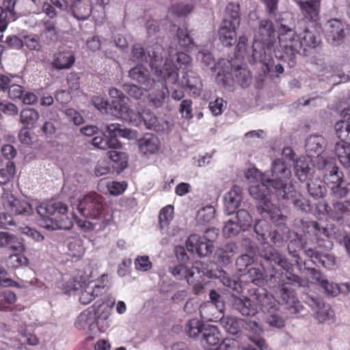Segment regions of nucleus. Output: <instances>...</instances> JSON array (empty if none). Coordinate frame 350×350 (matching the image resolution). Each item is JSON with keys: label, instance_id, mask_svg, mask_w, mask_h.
<instances>
[{"label": "nucleus", "instance_id": "nucleus-1", "mask_svg": "<svg viewBox=\"0 0 350 350\" xmlns=\"http://www.w3.org/2000/svg\"><path fill=\"white\" fill-rule=\"evenodd\" d=\"M291 172L282 159H276L272 162L270 172L260 175L249 187V193L256 201V211L262 217H269L276 225L284 224L286 215L271 200V195L282 196L286 189L291 185L288 181Z\"/></svg>", "mask_w": 350, "mask_h": 350}, {"label": "nucleus", "instance_id": "nucleus-2", "mask_svg": "<svg viewBox=\"0 0 350 350\" xmlns=\"http://www.w3.org/2000/svg\"><path fill=\"white\" fill-rule=\"evenodd\" d=\"M169 272L176 279H186L187 282H192V278H202L207 276L208 278H217L228 288L237 293L242 292L243 287L240 279L235 275H231L220 269L213 261H196L191 268H187L185 264L179 263L169 267Z\"/></svg>", "mask_w": 350, "mask_h": 350}, {"label": "nucleus", "instance_id": "nucleus-3", "mask_svg": "<svg viewBox=\"0 0 350 350\" xmlns=\"http://www.w3.org/2000/svg\"><path fill=\"white\" fill-rule=\"evenodd\" d=\"M258 36L262 42V48L257 50L253 46L252 55L248 57L249 63L255 64L259 62L265 76L270 78L278 77L284 72V65L280 62H275L272 57L267 53V51L272 50L278 38V31L270 19L264 18L259 21Z\"/></svg>", "mask_w": 350, "mask_h": 350}, {"label": "nucleus", "instance_id": "nucleus-4", "mask_svg": "<svg viewBox=\"0 0 350 350\" xmlns=\"http://www.w3.org/2000/svg\"><path fill=\"white\" fill-rule=\"evenodd\" d=\"M282 46H277L274 49V54L278 62H280L284 67L294 68L297 64V55L304 56L308 55V49H314L319 46L321 40L319 36L314 31L307 28L299 34L295 31L290 36Z\"/></svg>", "mask_w": 350, "mask_h": 350}, {"label": "nucleus", "instance_id": "nucleus-5", "mask_svg": "<svg viewBox=\"0 0 350 350\" xmlns=\"http://www.w3.org/2000/svg\"><path fill=\"white\" fill-rule=\"evenodd\" d=\"M297 228L291 230L288 234V244L287 246V252L291 258V261L295 267L301 268V262L302 258L300 256V251L308 257L312 254L313 247L308 245V233L309 228L312 227L317 229L319 224L317 221H311L308 219H301L296 223Z\"/></svg>", "mask_w": 350, "mask_h": 350}, {"label": "nucleus", "instance_id": "nucleus-6", "mask_svg": "<svg viewBox=\"0 0 350 350\" xmlns=\"http://www.w3.org/2000/svg\"><path fill=\"white\" fill-rule=\"evenodd\" d=\"M40 225L49 230H70L73 226L68 215V206L64 202H43L36 206Z\"/></svg>", "mask_w": 350, "mask_h": 350}, {"label": "nucleus", "instance_id": "nucleus-7", "mask_svg": "<svg viewBox=\"0 0 350 350\" xmlns=\"http://www.w3.org/2000/svg\"><path fill=\"white\" fill-rule=\"evenodd\" d=\"M115 300L111 302L103 299L97 300L94 305L83 311L75 321V325L79 329H88L90 332L96 333L105 332L109 327L108 307H112Z\"/></svg>", "mask_w": 350, "mask_h": 350}, {"label": "nucleus", "instance_id": "nucleus-8", "mask_svg": "<svg viewBox=\"0 0 350 350\" xmlns=\"http://www.w3.org/2000/svg\"><path fill=\"white\" fill-rule=\"evenodd\" d=\"M258 256L260 258L261 265L271 271L281 274V279L285 278L293 282L297 281L298 278L294 273L293 263L269 243L262 244L258 249Z\"/></svg>", "mask_w": 350, "mask_h": 350}, {"label": "nucleus", "instance_id": "nucleus-9", "mask_svg": "<svg viewBox=\"0 0 350 350\" xmlns=\"http://www.w3.org/2000/svg\"><path fill=\"white\" fill-rule=\"evenodd\" d=\"M197 59L204 67L209 68L215 74V81L226 90L232 92L234 89V79L232 74L230 62L224 59L215 62L211 52L207 50L200 51Z\"/></svg>", "mask_w": 350, "mask_h": 350}, {"label": "nucleus", "instance_id": "nucleus-10", "mask_svg": "<svg viewBox=\"0 0 350 350\" xmlns=\"http://www.w3.org/2000/svg\"><path fill=\"white\" fill-rule=\"evenodd\" d=\"M120 90L111 88L109 96L113 98L111 106L116 116L124 117L129 116L131 109L129 106L130 98L139 100L144 95V87H139L132 83H124L120 85Z\"/></svg>", "mask_w": 350, "mask_h": 350}, {"label": "nucleus", "instance_id": "nucleus-11", "mask_svg": "<svg viewBox=\"0 0 350 350\" xmlns=\"http://www.w3.org/2000/svg\"><path fill=\"white\" fill-rule=\"evenodd\" d=\"M319 169L322 171L323 183L330 190L331 194L337 198L346 197L349 189L347 187L344 174L337 165L335 159L325 158L319 163Z\"/></svg>", "mask_w": 350, "mask_h": 350}, {"label": "nucleus", "instance_id": "nucleus-12", "mask_svg": "<svg viewBox=\"0 0 350 350\" xmlns=\"http://www.w3.org/2000/svg\"><path fill=\"white\" fill-rule=\"evenodd\" d=\"M342 120L334 125L337 137L340 142H336L334 152L340 163L346 168H350V107L341 111Z\"/></svg>", "mask_w": 350, "mask_h": 350}, {"label": "nucleus", "instance_id": "nucleus-13", "mask_svg": "<svg viewBox=\"0 0 350 350\" xmlns=\"http://www.w3.org/2000/svg\"><path fill=\"white\" fill-rule=\"evenodd\" d=\"M257 296L260 310L265 314V322L271 329H282L286 325V318L280 310V303L271 295L262 290Z\"/></svg>", "mask_w": 350, "mask_h": 350}, {"label": "nucleus", "instance_id": "nucleus-14", "mask_svg": "<svg viewBox=\"0 0 350 350\" xmlns=\"http://www.w3.org/2000/svg\"><path fill=\"white\" fill-rule=\"evenodd\" d=\"M298 278L296 282L288 281L282 278L283 281L277 282L274 288H279L280 299L282 304L285 306V308L292 314H300L304 310V306L296 296L295 291L288 286L295 287H301L304 285V280L295 273Z\"/></svg>", "mask_w": 350, "mask_h": 350}, {"label": "nucleus", "instance_id": "nucleus-15", "mask_svg": "<svg viewBox=\"0 0 350 350\" xmlns=\"http://www.w3.org/2000/svg\"><path fill=\"white\" fill-rule=\"evenodd\" d=\"M104 207L105 198L96 191L88 192L77 200V209L85 219H98L103 215Z\"/></svg>", "mask_w": 350, "mask_h": 350}, {"label": "nucleus", "instance_id": "nucleus-16", "mask_svg": "<svg viewBox=\"0 0 350 350\" xmlns=\"http://www.w3.org/2000/svg\"><path fill=\"white\" fill-rule=\"evenodd\" d=\"M191 57L184 52H177L175 55L167 59L163 67L159 70V76L166 81L176 83L178 79V70L182 69L183 72L190 66Z\"/></svg>", "mask_w": 350, "mask_h": 350}, {"label": "nucleus", "instance_id": "nucleus-17", "mask_svg": "<svg viewBox=\"0 0 350 350\" xmlns=\"http://www.w3.org/2000/svg\"><path fill=\"white\" fill-rule=\"evenodd\" d=\"M304 303L314 311L313 317L319 323L332 324L336 320L335 312L329 304L315 293H306L302 297Z\"/></svg>", "mask_w": 350, "mask_h": 350}, {"label": "nucleus", "instance_id": "nucleus-18", "mask_svg": "<svg viewBox=\"0 0 350 350\" xmlns=\"http://www.w3.org/2000/svg\"><path fill=\"white\" fill-rule=\"evenodd\" d=\"M163 51L162 46L159 44H154L146 52L141 44L135 43L133 45L131 57L133 62L139 64L149 63L151 68L157 72L163 60Z\"/></svg>", "mask_w": 350, "mask_h": 350}, {"label": "nucleus", "instance_id": "nucleus-19", "mask_svg": "<svg viewBox=\"0 0 350 350\" xmlns=\"http://www.w3.org/2000/svg\"><path fill=\"white\" fill-rule=\"evenodd\" d=\"M243 276L247 278V281L258 286L267 285L269 287L274 288L277 282L283 281L281 278L282 275L280 273H275V271H271L260 263H256V266L250 268L248 271Z\"/></svg>", "mask_w": 350, "mask_h": 350}, {"label": "nucleus", "instance_id": "nucleus-20", "mask_svg": "<svg viewBox=\"0 0 350 350\" xmlns=\"http://www.w3.org/2000/svg\"><path fill=\"white\" fill-rule=\"evenodd\" d=\"M349 29V25L345 21L338 18H332L325 24V39L333 46H340L344 43Z\"/></svg>", "mask_w": 350, "mask_h": 350}, {"label": "nucleus", "instance_id": "nucleus-21", "mask_svg": "<svg viewBox=\"0 0 350 350\" xmlns=\"http://www.w3.org/2000/svg\"><path fill=\"white\" fill-rule=\"evenodd\" d=\"M273 16L278 27V46L285 47L284 44L288 42L287 40L295 31L293 14L288 12H282L275 14Z\"/></svg>", "mask_w": 350, "mask_h": 350}, {"label": "nucleus", "instance_id": "nucleus-22", "mask_svg": "<svg viewBox=\"0 0 350 350\" xmlns=\"http://www.w3.org/2000/svg\"><path fill=\"white\" fill-rule=\"evenodd\" d=\"M163 79V81H154L151 84V87L144 89L145 91L149 92L147 99L150 107H161L170 95V91L167 86V83L169 82Z\"/></svg>", "mask_w": 350, "mask_h": 350}, {"label": "nucleus", "instance_id": "nucleus-23", "mask_svg": "<svg viewBox=\"0 0 350 350\" xmlns=\"http://www.w3.org/2000/svg\"><path fill=\"white\" fill-rule=\"evenodd\" d=\"M187 250L199 257H206L213 252L214 244L208 238L197 234H191L187 239Z\"/></svg>", "mask_w": 350, "mask_h": 350}, {"label": "nucleus", "instance_id": "nucleus-24", "mask_svg": "<svg viewBox=\"0 0 350 350\" xmlns=\"http://www.w3.org/2000/svg\"><path fill=\"white\" fill-rule=\"evenodd\" d=\"M260 293L256 294V297ZM257 302L252 300L246 296H238L232 295L229 299L230 304L233 310L237 312L243 316L256 315L260 308L258 299Z\"/></svg>", "mask_w": 350, "mask_h": 350}, {"label": "nucleus", "instance_id": "nucleus-25", "mask_svg": "<svg viewBox=\"0 0 350 350\" xmlns=\"http://www.w3.org/2000/svg\"><path fill=\"white\" fill-rule=\"evenodd\" d=\"M278 201L292 204L295 208L303 213H308L312 211V206L309 200L297 193L293 185H290L285 191L284 195L276 196Z\"/></svg>", "mask_w": 350, "mask_h": 350}, {"label": "nucleus", "instance_id": "nucleus-26", "mask_svg": "<svg viewBox=\"0 0 350 350\" xmlns=\"http://www.w3.org/2000/svg\"><path fill=\"white\" fill-rule=\"evenodd\" d=\"M3 206L11 215L16 216H29L33 211V208L29 202L16 198L13 194L8 196L3 202Z\"/></svg>", "mask_w": 350, "mask_h": 350}, {"label": "nucleus", "instance_id": "nucleus-27", "mask_svg": "<svg viewBox=\"0 0 350 350\" xmlns=\"http://www.w3.org/2000/svg\"><path fill=\"white\" fill-rule=\"evenodd\" d=\"M321 0H294L299 6L306 23H316L319 19Z\"/></svg>", "mask_w": 350, "mask_h": 350}, {"label": "nucleus", "instance_id": "nucleus-28", "mask_svg": "<svg viewBox=\"0 0 350 350\" xmlns=\"http://www.w3.org/2000/svg\"><path fill=\"white\" fill-rule=\"evenodd\" d=\"M242 245L246 247V254H241L236 260V267L237 270L245 275L250 268L256 266L258 262L256 261L254 257L252 255L254 252V244L250 239H243Z\"/></svg>", "mask_w": 350, "mask_h": 350}, {"label": "nucleus", "instance_id": "nucleus-29", "mask_svg": "<svg viewBox=\"0 0 350 350\" xmlns=\"http://www.w3.org/2000/svg\"><path fill=\"white\" fill-rule=\"evenodd\" d=\"M238 27L239 26L232 25L226 20H221L217 30V36L224 46L231 47L236 44Z\"/></svg>", "mask_w": 350, "mask_h": 350}, {"label": "nucleus", "instance_id": "nucleus-30", "mask_svg": "<svg viewBox=\"0 0 350 350\" xmlns=\"http://www.w3.org/2000/svg\"><path fill=\"white\" fill-rule=\"evenodd\" d=\"M136 144L141 153L148 155L158 152L160 147V141L157 135L146 133L138 136Z\"/></svg>", "mask_w": 350, "mask_h": 350}, {"label": "nucleus", "instance_id": "nucleus-31", "mask_svg": "<svg viewBox=\"0 0 350 350\" xmlns=\"http://www.w3.org/2000/svg\"><path fill=\"white\" fill-rule=\"evenodd\" d=\"M316 64L319 75L325 77L332 85L341 83L338 81L341 78V68L339 65L329 64L321 60Z\"/></svg>", "mask_w": 350, "mask_h": 350}, {"label": "nucleus", "instance_id": "nucleus-32", "mask_svg": "<svg viewBox=\"0 0 350 350\" xmlns=\"http://www.w3.org/2000/svg\"><path fill=\"white\" fill-rule=\"evenodd\" d=\"M243 200L242 190L240 187L234 185L224 196L225 212L230 215L235 213Z\"/></svg>", "mask_w": 350, "mask_h": 350}, {"label": "nucleus", "instance_id": "nucleus-33", "mask_svg": "<svg viewBox=\"0 0 350 350\" xmlns=\"http://www.w3.org/2000/svg\"><path fill=\"white\" fill-rule=\"evenodd\" d=\"M129 77L144 88L151 87L155 81L151 77L149 70L142 64H138L129 70Z\"/></svg>", "mask_w": 350, "mask_h": 350}, {"label": "nucleus", "instance_id": "nucleus-34", "mask_svg": "<svg viewBox=\"0 0 350 350\" xmlns=\"http://www.w3.org/2000/svg\"><path fill=\"white\" fill-rule=\"evenodd\" d=\"M294 170L300 182L308 180L314 173L312 159L306 156L299 157L294 161Z\"/></svg>", "mask_w": 350, "mask_h": 350}, {"label": "nucleus", "instance_id": "nucleus-35", "mask_svg": "<svg viewBox=\"0 0 350 350\" xmlns=\"http://www.w3.org/2000/svg\"><path fill=\"white\" fill-rule=\"evenodd\" d=\"M238 247L234 242H229L226 244L221 245L217 249L214 254V258L217 260V263L219 268L222 269L221 266H226L232 262V257L237 252Z\"/></svg>", "mask_w": 350, "mask_h": 350}, {"label": "nucleus", "instance_id": "nucleus-36", "mask_svg": "<svg viewBox=\"0 0 350 350\" xmlns=\"http://www.w3.org/2000/svg\"><path fill=\"white\" fill-rule=\"evenodd\" d=\"M200 341L206 350H216L220 343V333L218 328L215 325H208L206 329H204Z\"/></svg>", "mask_w": 350, "mask_h": 350}, {"label": "nucleus", "instance_id": "nucleus-37", "mask_svg": "<svg viewBox=\"0 0 350 350\" xmlns=\"http://www.w3.org/2000/svg\"><path fill=\"white\" fill-rule=\"evenodd\" d=\"M17 0H3V8L0 6V33L4 32L10 21L16 19L14 8Z\"/></svg>", "mask_w": 350, "mask_h": 350}, {"label": "nucleus", "instance_id": "nucleus-38", "mask_svg": "<svg viewBox=\"0 0 350 350\" xmlns=\"http://www.w3.org/2000/svg\"><path fill=\"white\" fill-rule=\"evenodd\" d=\"M182 86L189 90L193 96H200L202 89V82L200 76L192 70L184 72L181 80Z\"/></svg>", "mask_w": 350, "mask_h": 350}, {"label": "nucleus", "instance_id": "nucleus-39", "mask_svg": "<svg viewBox=\"0 0 350 350\" xmlns=\"http://www.w3.org/2000/svg\"><path fill=\"white\" fill-rule=\"evenodd\" d=\"M325 148V140L324 137L319 135H312L309 136L305 143L306 152L308 157H319L323 152Z\"/></svg>", "mask_w": 350, "mask_h": 350}, {"label": "nucleus", "instance_id": "nucleus-40", "mask_svg": "<svg viewBox=\"0 0 350 350\" xmlns=\"http://www.w3.org/2000/svg\"><path fill=\"white\" fill-rule=\"evenodd\" d=\"M312 253L308 258L312 265L332 269L336 264L335 256L329 253L321 252L316 247H314Z\"/></svg>", "mask_w": 350, "mask_h": 350}, {"label": "nucleus", "instance_id": "nucleus-41", "mask_svg": "<svg viewBox=\"0 0 350 350\" xmlns=\"http://www.w3.org/2000/svg\"><path fill=\"white\" fill-rule=\"evenodd\" d=\"M75 56L71 51H59L54 54L52 66L57 70L70 69L75 62Z\"/></svg>", "mask_w": 350, "mask_h": 350}, {"label": "nucleus", "instance_id": "nucleus-42", "mask_svg": "<svg viewBox=\"0 0 350 350\" xmlns=\"http://www.w3.org/2000/svg\"><path fill=\"white\" fill-rule=\"evenodd\" d=\"M271 223L278 228L271 229L268 238L271 243L275 247H282L288 237L290 229L286 226L287 218L284 224L276 225L271 219Z\"/></svg>", "mask_w": 350, "mask_h": 350}, {"label": "nucleus", "instance_id": "nucleus-43", "mask_svg": "<svg viewBox=\"0 0 350 350\" xmlns=\"http://www.w3.org/2000/svg\"><path fill=\"white\" fill-rule=\"evenodd\" d=\"M329 214L334 221L343 222L345 217L350 216V202L334 201Z\"/></svg>", "mask_w": 350, "mask_h": 350}, {"label": "nucleus", "instance_id": "nucleus-44", "mask_svg": "<svg viewBox=\"0 0 350 350\" xmlns=\"http://www.w3.org/2000/svg\"><path fill=\"white\" fill-rule=\"evenodd\" d=\"M120 124H107L104 125L101 129V134L104 135L107 140L113 141L109 143L111 149H119L122 146L121 142L118 140L120 133Z\"/></svg>", "mask_w": 350, "mask_h": 350}, {"label": "nucleus", "instance_id": "nucleus-45", "mask_svg": "<svg viewBox=\"0 0 350 350\" xmlns=\"http://www.w3.org/2000/svg\"><path fill=\"white\" fill-rule=\"evenodd\" d=\"M221 326L232 336H237L241 332L242 319L232 316H224L219 321Z\"/></svg>", "mask_w": 350, "mask_h": 350}, {"label": "nucleus", "instance_id": "nucleus-46", "mask_svg": "<svg viewBox=\"0 0 350 350\" xmlns=\"http://www.w3.org/2000/svg\"><path fill=\"white\" fill-rule=\"evenodd\" d=\"M263 219H258L256 221L254 226V232L256 234V239L262 244L268 243L267 239L271 231V227L268 224L267 219H270L269 217H262L259 214Z\"/></svg>", "mask_w": 350, "mask_h": 350}, {"label": "nucleus", "instance_id": "nucleus-47", "mask_svg": "<svg viewBox=\"0 0 350 350\" xmlns=\"http://www.w3.org/2000/svg\"><path fill=\"white\" fill-rule=\"evenodd\" d=\"M7 247L13 251L21 252L24 245L18 241L15 235L5 231H0V248Z\"/></svg>", "mask_w": 350, "mask_h": 350}, {"label": "nucleus", "instance_id": "nucleus-48", "mask_svg": "<svg viewBox=\"0 0 350 350\" xmlns=\"http://www.w3.org/2000/svg\"><path fill=\"white\" fill-rule=\"evenodd\" d=\"M222 20H226L232 25L240 26L241 13L240 5L238 3L230 2L225 8L224 16Z\"/></svg>", "mask_w": 350, "mask_h": 350}, {"label": "nucleus", "instance_id": "nucleus-49", "mask_svg": "<svg viewBox=\"0 0 350 350\" xmlns=\"http://www.w3.org/2000/svg\"><path fill=\"white\" fill-rule=\"evenodd\" d=\"M108 275L103 273L96 282H89L88 284L83 281V284L86 286L87 289H90V292L94 295V299L105 293L107 290V284L108 282Z\"/></svg>", "mask_w": 350, "mask_h": 350}, {"label": "nucleus", "instance_id": "nucleus-50", "mask_svg": "<svg viewBox=\"0 0 350 350\" xmlns=\"http://www.w3.org/2000/svg\"><path fill=\"white\" fill-rule=\"evenodd\" d=\"M39 116V113L35 109L25 107L20 113L19 122L27 128L35 129Z\"/></svg>", "mask_w": 350, "mask_h": 350}, {"label": "nucleus", "instance_id": "nucleus-51", "mask_svg": "<svg viewBox=\"0 0 350 350\" xmlns=\"http://www.w3.org/2000/svg\"><path fill=\"white\" fill-rule=\"evenodd\" d=\"M108 157L113 162L111 167L116 174L121 173L127 167L125 153L113 149L108 152Z\"/></svg>", "mask_w": 350, "mask_h": 350}, {"label": "nucleus", "instance_id": "nucleus-52", "mask_svg": "<svg viewBox=\"0 0 350 350\" xmlns=\"http://www.w3.org/2000/svg\"><path fill=\"white\" fill-rule=\"evenodd\" d=\"M311 262L310 259L308 260H301V268L299 267H295L298 271L301 273H305L308 276H309L312 280H314L317 284H321V282L323 281L325 278L323 273L315 267H310Z\"/></svg>", "mask_w": 350, "mask_h": 350}, {"label": "nucleus", "instance_id": "nucleus-53", "mask_svg": "<svg viewBox=\"0 0 350 350\" xmlns=\"http://www.w3.org/2000/svg\"><path fill=\"white\" fill-rule=\"evenodd\" d=\"M306 188L309 195L315 200L323 198L327 192L325 183L319 179H309Z\"/></svg>", "mask_w": 350, "mask_h": 350}, {"label": "nucleus", "instance_id": "nucleus-54", "mask_svg": "<svg viewBox=\"0 0 350 350\" xmlns=\"http://www.w3.org/2000/svg\"><path fill=\"white\" fill-rule=\"evenodd\" d=\"M208 324L204 323L198 319H192L189 320L186 325V332L190 338L200 340L204 329H206Z\"/></svg>", "mask_w": 350, "mask_h": 350}, {"label": "nucleus", "instance_id": "nucleus-55", "mask_svg": "<svg viewBox=\"0 0 350 350\" xmlns=\"http://www.w3.org/2000/svg\"><path fill=\"white\" fill-rule=\"evenodd\" d=\"M92 10V6L90 3L79 1L75 3L72 10V14L78 21H85L90 16Z\"/></svg>", "mask_w": 350, "mask_h": 350}, {"label": "nucleus", "instance_id": "nucleus-56", "mask_svg": "<svg viewBox=\"0 0 350 350\" xmlns=\"http://www.w3.org/2000/svg\"><path fill=\"white\" fill-rule=\"evenodd\" d=\"M176 37L181 47L191 49L193 46V39L191 37L187 27L185 24L177 29Z\"/></svg>", "mask_w": 350, "mask_h": 350}, {"label": "nucleus", "instance_id": "nucleus-57", "mask_svg": "<svg viewBox=\"0 0 350 350\" xmlns=\"http://www.w3.org/2000/svg\"><path fill=\"white\" fill-rule=\"evenodd\" d=\"M215 210L212 205H207L199 209L196 221L200 225H206L215 218Z\"/></svg>", "mask_w": 350, "mask_h": 350}, {"label": "nucleus", "instance_id": "nucleus-58", "mask_svg": "<svg viewBox=\"0 0 350 350\" xmlns=\"http://www.w3.org/2000/svg\"><path fill=\"white\" fill-rule=\"evenodd\" d=\"M16 173L15 163L8 161L5 168L0 169V185H5L12 181Z\"/></svg>", "mask_w": 350, "mask_h": 350}, {"label": "nucleus", "instance_id": "nucleus-59", "mask_svg": "<svg viewBox=\"0 0 350 350\" xmlns=\"http://www.w3.org/2000/svg\"><path fill=\"white\" fill-rule=\"evenodd\" d=\"M193 10V5L191 4H184L181 3L172 4L169 11L176 17H185L189 15Z\"/></svg>", "mask_w": 350, "mask_h": 350}, {"label": "nucleus", "instance_id": "nucleus-60", "mask_svg": "<svg viewBox=\"0 0 350 350\" xmlns=\"http://www.w3.org/2000/svg\"><path fill=\"white\" fill-rule=\"evenodd\" d=\"M0 287H21L18 282L10 278L9 272L2 262H0Z\"/></svg>", "mask_w": 350, "mask_h": 350}, {"label": "nucleus", "instance_id": "nucleus-61", "mask_svg": "<svg viewBox=\"0 0 350 350\" xmlns=\"http://www.w3.org/2000/svg\"><path fill=\"white\" fill-rule=\"evenodd\" d=\"M235 221L242 227L243 231L247 230L252 226V218L247 211L244 208L235 211Z\"/></svg>", "mask_w": 350, "mask_h": 350}, {"label": "nucleus", "instance_id": "nucleus-62", "mask_svg": "<svg viewBox=\"0 0 350 350\" xmlns=\"http://www.w3.org/2000/svg\"><path fill=\"white\" fill-rule=\"evenodd\" d=\"M16 294L10 291L4 290L0 292V311H6L9 307L8 305L13 304L16 301Z\"/></svg>", "mask_w": 350, "mask_h": 350}, {"label": "nucleus", "instance_id": "nucleus-63", "mask_svg": "<svg viewBox=\"0 0 350 350\" xmlns=\"http://www.w3.org/2000/svg\"><path fill=\"white\" fill-rule=\"evenodd\" d=\"M222 231L225 237L230 238L243 231V229L234 219H230L224 223Z\"/></svg>", "mask_w": 350, "mask_h": 350}, {"label": "nucleus", "instance_id": "nucleus-64", "mask_svg": "<svg viewBox=\"0 0 350 350\" xmlns=\"http://www.w3.org/2000/svg\"><path fill=\"white\" fill-rule=\"evenodd\" d=\"M29 263L28 258L21 254H11L8 257V265L12 269L27 266Z\"/></svg>", "mask_w": 350, "mask_h": 350}]
</instances>
